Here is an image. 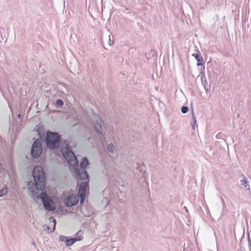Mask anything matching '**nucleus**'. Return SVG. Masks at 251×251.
<instances>
[{
    "instance_id": "26",
    "label": "nucleus",
    "mask_w": 251,
    "mask_h": 251,
    "mask_svg": "<svg viewBox=\"0 0 251 251\" xmlns=\"http://www.w3.org/2000/svg\"><path fill=\"white\" fill-rule=\"evenodd\" d=\"M18 117H19V118L21 117V115H20V114H19V115H18Z\"/></svg>"
},
{
    "instance_id": "8",
    "label": "nucleus",
    "mask_w": 251,
    "mask_h": 251,
    "mask_svg": "<svg viewBox=\"0 0 251 251\" xmlns=\"http://www.w3.org/2000/svg\"><path fill=\"white\" fill-rule=\"evenodd\" d=\"M102 121L100 119L96 120L95 122L94 123V127L97 130L99 134H100V135L104 136V135L105 134V131L102 128Z\"/></svg>"
},
{
    "instance_id": "20",
    "label": "nucleus",
    "mask_w": 251,
    "mask_h": 251,
    "mask_svg": "<svg viewBox=\"0 0 251 251\" xmlns=\"http://www.w3.org/2000/svg\"><path fill=\"white\" fill-rule=\"evenodd\" d=\"M202 84L203 85V86L204 87L205 90L206 91H208V88H206L207 85V80L206 79V78H203Z\"/></svg>"
},
{
    "instance_id": "19",
    "label": "nucleus",
    "mask_w": 251,
    "mask_h": 251,
    "mask_svg": "<svg viewBox=\"0 0 251 251\" xmlns=\"http://www.w3.org/2000/svg\"><path fill=\"white\" fill-rule=\"evenodd\" d=\"M189 110V108L187 106H183L181 108V112L183 114L186 113Z\"/></svg>"
},
{
    "instance_id": "3",
    "label": "nucleus",
    "mask_w": 251,
    "mask_h": 251,
    "mask_svg": "<svg viewBox=\"0 0 251 251\" xmlns=\"http://www.w3.org/2000/svg\"><path fill=\"white\" fill-rule=\"evenodd\" d=\"M61 138L57 132L48 131L47 132L45 141L47 147L51 150H56L60 146Z\"/></svg>"
},
{
    "instance_id": "17",
    "label": "nucleus",
    "mask_w": 251,
    "mask_h": 251,
    "mask_svg": "<svg viewBox=\"0 0 251 251\" xmlns=\"http://www.w3.org/2000/svg\"><path fill=\"white\" fill-rule=\"evenodd\" d=\"M113 149H114V146L112 143L109 144L107 147V150L109 152H110L111 153H113V151H114Z\"/></svg>"
},
{
    "instance_id": "9",
    "label": "nucleus",
    "mask_w": 251,
    "mask_h": 251,
    "mask_svg": "<svg viewBox=\"0 0 251 251\" xmlns=\"http://www.w3.org/2000/svg\"><path fill=\"white\" fill-rule=\"evenodd\" d=\"M243 177V180H241V188L243 189H246V190H250V187L249 184V181L247 177H246L244 175H242Z\"/></svg>"
},
{
    "instance_id": "22",
    "label": "nucleus",
    "mask_w": 251,
    "mask_h": 251,
    "mask_svg": "<svg viewBox=\"0 0 251 251\" xmlns=\"http://www.w3.org/2000/svg\"><path fill=\"white\" fill-rule=\"evenodd\" d=\"M2 30H3V29L0 27V42H1V40H3V38L1 35V32Z\"/></svg>"
},
{
    "instance_id": "7",
    "label": "nucleus",
    "mask_w": 251,
    "mask_h": 251,
    "mask_svg": "<svg viewBox=\"0 0 251 251\" xmlns=\"http://www.w3.org/2000/svg\"><path fill=\"white\" fill-rule=\"evenodd\" d=\"M78 201V197L72 196L64 200L65 204L68 207H72L76 205Z\"/></svg>"
},
{
    "instance_id": "25",
    "label": "nucleus",
    "mask_w": 251,
    "mask_h": 251,
    "mask_svg": "<svg viewBox=\"0 0 251 251\" xmlns=\"http://www.w3.org/2000/svg\"><path fill=\"white\" fill-rule=\"evenodd\" d=\"M249 243L250 245V246L251 247V238L249 235Z\"/></svg>"
},
{
    "instance_id": "1",
    "label": "nucleus",
    "mask_w": 251,
    "mask_h": 251,
    "mask_svg": "<svg viewBox=\"0 0 251 251\" xmlns=\"http://www.w3.org/2000/svg\"><path fill=\"white\" fill-rule=\"evenodd\" d=\"M32 176L34 183L31 181L28 182V189L30 197L35 201L41 200L46 210L53 211L56 207L52 198L45 192H42L39 195H38V191H42L45 188V174L42 167L38 165L34 167Z\"/></svg>"
},
{
    "instance_id": "13",
    "label": "nucleus",
    "mask_w": 251,
    "mask_h": 251,
    "mask_svg": "<svg viewBox=\"0 0 251 251\" xmlns=\"http://www.w3.org/2000/svg\"><path fill=\"white\" fill-rule=\"evenodd\" d=\"M8 193V189L6 188H3L0 190V197H2Z\"/></svg>"
},
{
    "instance_id": "21",
    "label": "nucleus",
    "mask_w": 251,
    "mask_h": 251,
    "mask_svg": "<svg viewBox=\"0 0 251 251\" xmlns=\"http://www.w3.org/2000/svg\"><path fill=\"white\" fill-rule=\"evenodd\" d=\"M223 136V133L222 132H219L216 135V137L217 139H222Z\"/></svg>"
},
{
    "instance_id": "4",
    "label": "nucleus",
    "mask_w": 251,
    "mask_h": 251,
    "mask_svg": "<svg viewBox=\"0 0 251 251\" xmlns=\"http://www.w3.org/2000/svg\"><path fill=\"white\" fill-rule=\"evenodd\" d=\"M42 145L39 139L33 142L31 149V155L33 159L38 158L42 152Z\"/></svg>"
},
{
    "instance_id": "14",
    "label": "nucleus",
    "mask_w": 251,
    "mask_h": 251,
    "mask_svg": "<svg viewBox=\"0 0 251 251\" xmlns=\"http://www.w3.org/2000/svg\"><path fill=\"white\" fill-rule=\"evenodd\" d=\"M192 116L193 118V123L192 124V127L194 129H195V126L196 125L197 123V120L195 116V114L193 111L192 112Z\"/></svg>"
},
{
    "instance_id": "11",
    "label": "nucleus",
    "mask_w": 251,
    "mask_h": 251,
    "mask_svg": "<svg viewBox=\"0 0 251 251\" xmlns=\"http://www.w3.org/2000/svg\"><path fill=\"white\" fill-rule=\"evenodd\" d=\"M200 53H194L192 56H194L198 62H201L203 58L201 56H200Z\"/></svg>"
},
{
    "instance_id": "23",
    "label": "nucleus",
    "mask_w": 251,
    "mask_h": 251,
    "mask_svg": "<svg viewBox=\"0 0 251 251\" xmlns=\"http://www.w3.org/2000/svg\"><path fill=\"white\" fill-rule=\"evenodd\" d=\"M109 42H108V43H109V45L110 46H111L112 44H113V42L110 40V35L109 36Z\"/></svg>"
},
{
    "instance_id": "5",
    "label": "nucleus",
    "mask_w": 251,
    "mask_h": 251,
    "mask_svg": "<svg viewBox=\"0 0 251 251\" xmlns=\"http://www.w3.org/2000/svg\"><path fill=\"white\" fill-rule=\"evenodd\" d=\"M89 187V180L81 182L78 190V194L80 200V203L83 202L85 199L87 188Z\"/></svg>"
},
{
    "instance_id": "18",
    "label": "nucleus",
    "mask_w": 251,
    "mask_h": 251,
    "mask_svg": "<svg viewBox=\"0 0 251 251\" xmlns=\"http://www.w3.org/2000/svg\"><path fill=\"white\" fill-rule=\"evenodd\" d=\"M56 105L57 106L62 107L64 105V102L62 100L58 99L56 100Z\"/></svg>"
},
{
    "instance_id": "10",
    "label": "nucleus",
    "mask_w": 251,
    "mask_h": 251,
    "mask_svg": "<svg viewBox=\"0 0 251 251\" xmlns=\"http://www.w3.org/2000/svg\"><path fill=\"white\" fill-rule=\"evenodd\" d=\"M89 164L88 159L85 157L82 159V161L80 162L79 167L80 170H85V168Z\"/></svg>"
},
{
    "instance_id": "15",
    "label": "nucleus",
    "mask_w": 251,
    "mask_h": 251,
    "mask_svg": "<svg viewBox=\"0 0 251 251\" xmlns=\"http://www.w3.org/2000/svg\"><path fill=\"white\" fill-rule=\"evenodd\" d=\"M49 221H50V222H51V223H53V229L51 230V231H54V230H55V225H56L55 219L54 218V217H51L49 218Z\"/></svg>"
},
{
    "instance_id": "27",
    "label": "nucleus",
    "mask_w": 251,
    "mask_h": 251,
    "mask_svg": "<svg viewBox=\"0 0 251 251\" xmlns=\"http://www.w3.org/2000/svg\"><path fill=\"white\" fill-rule=\"evenodd\" d=\"M1 165V164H0V166Z\"/></svg>"
},
{
    "instance_id": "24",
    "label": "nucleus",
    "mask_w": 251,
    "mask_h": 251,
    "mask_svg": "<svg viewBox=\"0 0 251 251\" xmlns=\"http://www.w3.org/2000/svg\"><path fill=\"white\" fill-rule=\"evenodd\" d=\"M197 66H204L203 65V64L201 63V62H198L197 61Z\"/></svg>"
},
{
    "instance_id": "6",
    "label": "nucleus",
    "mask_w": 251,
    "mask_h": 251,
    "mask_svg": "<svg viewBox=\"0 0 251 251\" xmlns=\"http://www.w3.org/2000/svg\"><path fill=\"white\" fill-rule=\"evenodd\" d=\"M60 239L62 242H65L66 246H71L75 242L80 241V238H69L64 235H60Z\"/></svg>"
},
{
    "instance_id": "2",
    "label": "nucleus",
    "mask_w": 251,
    "mask_h": 251,
    "mask_svg": "<svg viewBox=\"0 0 251 251\" xmlns=\"http://www.w3.org/2000/svg\"><path fill=\"white\" fill-rule=\"evenodd\" d=\"M61 153L67 161L68 163L71 165L75 167V173L76 177L79 180H89V175L86 170H80L78 166V162L77 158L73 151H72L66 146L65 148H62L61 149Z\"/></svg>"
},
{
    "instance_id": "12",
    "label": "nucleus",
    "mask_w": 251,
    "mask_h": 251,
    "mask_svg": "<svg viewBox=\"0 0 251 251\" xmlns=\"http://www.w3.org/2000/svg\"><path fill=\"white\" fill-rule=\"evenodd\" d=\"M83 234V231L80 230L78 231L75 234L76 236L75 237H74L75 238H80V241L83 239L82 235Z\"/></svg>"
},
{
    "instance_id": "16",
    "label": "nucleus",
    "mask_w": 251,
    "mask_h": 251,
    "mask_svg": "<svg viewBox=\"0 0 251 251\" xmlns=\"http://www.w3.org/2000/svg\"><path fill=\"white\" fill-rule=\"evenodd\" d=\"M204 69H205L204 66H202V69H201V79L202 83H203V78H205V73H204Z\"/></svg>"
}]
</instances>
